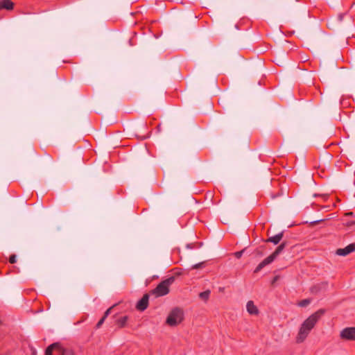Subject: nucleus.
Instances as JSON below:
<instances>
[{
    "label": "nucleus",
    "mask_w": 355,
    "mask_h": 355,
    "mask_svg": "<svg viewBox=\"0 0 355 355\" xmlns=\"http://www.w3.org/2000/svg\"><path fill=\"white\" fill-rule=\"evenodd\" d=\"M354 6H355V4H354V3H353V4L352 5V6H351V7L352 8V7H354Z\"/></svg>",
    "instance_id": "2f4dec72"
},
{
    "label": "nucleus",
    "mask_w": 355,
    "mask_h": 355,
    "mask_svg": "<svg viewBox=\"0 0 355 355\" xmlns=\"http://www.w3.org/2000/svg\"><path fill=\"white\" fill-rule=\"evenodd\" d=\"M277 257L273 254L272 253L269 255L268 257H266L265 259H263L255 268L254 270V273L259 272L263 268H264L266 266L271 263Z\"/></svg>",
    "instance_id": "6e6552de"
},
{
    "label": "nucleus",
    "mask_w": 355,
    "mask_h": 355,
    "mask_svg": "<svg viewBox=\"0 0 355 355\" xmlns=\"http://www.w3.org/2000/svg\"><path fill=\"white\" fill-rule=\"evenodd\" d=\"M283 236H284V232L282 231L273 236L269 237L268 239H266L265 241V242L272 243L274 245H277L280 242V241L282 239Z\"/></svg>",
    "instance_id": "9d476101"
},
{
    "label": "nucleus",
    "mask_w": 355,
    "mask_h": 355,
    "mask_svg": "<svg viewBox=\"0 0 355 355\" xmlns=\"http://www.w3.org/2000/svg\"><path fill=\"white\" fill-rule=\"evenodd\" d=\"M336 254L338 256L345 257L349 254L347 246L344 248H339L336 250Z\"/></svg>",
    "instance_id": "4468645a"
},
{
    "label": "nucleus",
    "mask_w": 355,
    "mask_h": 355,
    "mask_svg": "<svg viewBox=\"0 0 355 355\" xmlns=\"http://www.w3.org/2000/svg\"><path fill=\"white\" fill-rule=\"evenodd\" d=\"M326 312L327 310L325 309H320L303 322L296 338V342L297 343H301L304 341L311 329L315 327V324L322 318V316L326 313Z\"/></svg>",
    "instance_id": "f257e3e1"
},
{
    "label": "nucleus",
    "mask_w": 355,
    "mask_h": 355,
    "mask_svg": "<svg viewBox=\"0 0 355 355\" xmlns=\"http://www.w3.org/2000/svg\"><path fill=\"white\" fill-rule=\"evenodd\" d=\"M328 285V282H321L320 283L311 286L309 288V291L311 294L318 295L321 292L326 291L327 290Z\"/></svg>",
    "instance_id": "423d86ee"
},
{
    "label": "nucleus",
    "mask_w": 355,
    "mask_h": 355,
    "mask_svg": "<svg viewBox=\"0 0 355 355\" xmlns=\"http://www.w3.org/2000/svg\"><path fill=\"white\" fill-rule=\"evenodd\" d=\"M345 216H354V214L352 211L347 212L345 214Z\"/></svg>",
    "instance_id": "a878e982"
},
{
    "label": "nucleus",
    "mask_w": 355,
    "mask_h": 355,
    "mask_svg": "<svg viewBox=\"0 0 355 355\" xmlns=\"http://www.w3.org/2000/svg\"><path fill=\"white\" fill-rule=\"evenodd\" d=\"M128 320V316L124 315V316L121 317L120 318L117 319L116 321V323L119 328H123L125 326Z\"/></svg>",
    "instance_id": "ddd939ff"
},
{
    "label": "nucleus",
    "mask_w": 355,
    "mask_h": 355,
    "mask_svg": "<svg viewBox=\"0 0 355 355\" xmlns=\"http://www.w3.org/2000/svg\"><path fill=\"white\" fill-rule=\"evenodd\" d=\"M353 225H355V220H352L347 223V226L348 227H350Z\"/></svg>",
    "instance_id": "bb28decb"
},
{
    "label": "nucleus",
    "mask_w": 355,
    "mask_h": 355,
    "mask_svg": "<svg viewBox=\"0 0 355 355\" xmlns=\"http://www.w3.org/2000/svg\"><path fill=\"white\" fill-rule=\"evenodd\" d=\"M311 300L309 298L304 299V300L300 301L297 303V305L300 307H305L307 305H309L311 303Z\"/></svg>",
    "instance_id": "dca6fc26"
},
{
    "label": "nucleus",
    "mask_w": 355,
    "mask_h": 355,
    "mask_svg": "<svg viewBox=\"0 0 355 355\" xmlns=\"http://www.w3.org/2000/svg\"><path fill=\"white\" fill-rule=\"evenodd\" d=\"M9 262L10 263H15L17 262V256L15 254H12L9 257Z\"/></svg>",
    "instance_id": "5701e85b"
},
{
    "label": "nucleus",
    "mask_w": 355,
    "mask_h": 355,
    "mask_svg": "<svg viewBox=\"0 0 355 355\" xmlns=\"http://www.w3.org/2000/svg\"><path fill=\"white\" fill-rule=\"evenodd\" d=\"M59 349V347L53 348V352H54L56 355H62V354L60 353V349Z\"/></svg>",
    "instance_id": "393cba45"
},
{
    "label": "nucleus",
    "mask_w": 355,
    "mask_h": 355,
    "mask_svg": "<svg viewBox=\"0 0 355 355\" xmlns=\"http://www.w3.org/2000/svg\"><path fill=\"white\" fill-rule=\"evenodd\" d=\"M246 249H247V248H243V249L242 250H241V251L236 252L234 254V257H235L236 258H237V259H240V258L242 257V255H243V254L244 253V252L246 250Z\"/></svg>",
    "instance_id": "6ab92c4d"
},
{
    "label": "nucleus",
    "mask_w": 355,
    "mask_h": 355,
    "mask_svg": "<svg viewBox=\"0 0 355 355\" xmlns=\"http://www.w3.org/2000/svg\"><path fill=\"white\" fill-rule=\"evenodd\" d=\"M149 295L146 293L143 297L137 302L136 304L137 310L139 311H145L148 306Z\"/></svg>",
    "instance_id": "0eeeda50"
},
{
    "label": "nucleus",
    "mask_w": 355,
    "mask_h": 355,
    "mask_svg": "<svg viewBox=\"0 0 355 355\" xmlns=\"http://www.w3.org/2000/svg\"><path fill=\"white\" fill-rule=\"evenodd\" d=\"M339 19L341 21L343 19V15H339Z\"/></svg>",
    "instance_id": "c756f323"
},
{
    "label": "nucleus",
    "mask_w": 355,
    "mask_h": 355,
    "mask_svg": "<svg viewBox=\"0 0 355 355\" xmlns=\"http://www.w3.org/2000/svg\"><path fill=\"white\" fill-rule=\"evenodd\" d=\"M340 337L345 340H355V327L343 329L340 331Z\"/></svg>",
    "instance_id": "39448f33"
},
{
    "label": "nucleus",
    "mask_w": 355,
    "mask_h": 355,
    "mask_svg": "<svg viewBox=\"0 0 355 355\" xmlns=\"http://www.w3.org/2000/svg\"><path fill=\"white\" fill-rule=\"evenodd\" d=\"M15 4L11 0H1L0 1V10L5 9L6 10H12Z\"/></svg>",
    "instance_id": "1a4fd4ad"
},
{
    "label": "nucleus",
    "mask_w": 355,
    "mask_h": 355,
    "mask_svg": "<svg viewBox=\"0 0 355 355\" xmlns=\"http://www.w3.org/2000/svg\"><path fill=\"white\" fill-rule=\"evenodd\" d=\"M279 277L278 275L275 276V277H273V279L272 280V282H271V283H272V284H273L276 281H277V280H278V279H279Z\"/></svg>",
    "instance_id": "cd10ccee"
},
{
    "label": "nucleus",
    "mask_w": 355,
    "mask_h": 355,
    "mask_svg": "<svg viewBox=\"0 0 355 355\" xmlns=\"http://www.w3.org/2000/svg\"><path fill=\"white\" fill-rule=\"evenodd\" d=\"M247 311L250 315H257L259 313L258 308L254 305L253 301L250 300L247 302Z\"/></svg>",
    "instance_id": "9b49d317"
},
{
    "label": "nucleus",
    "mask_w": 355,
    "mask_h": 355,
    "mask_svg": "<svg viewBox=\"0 0 355 355\" xmlns=\"http://www.w3.org/2000/svg\"><path fill=\"white\" fill-rule=\"evenodd\" d=\"M174 277H170L168 279L161 282L156 286V288L152 291V293L155 294L157 297L167 295L170 291L169 286L174 282Z\"/></svg>",
    "instance_id": "7ed1b4c3"
},
{
    "label": "nucleus",
    "mask_w": 355,
    "mask_h": 355,
    "mask_svg": "<svg viewBox=\"0 0 355 355\" xmlns=\"http://www.w3.org/2000/svg\"><path fill=\"white\" fill-rule=\"evenodd\" d=\"M1 323H2V322H1V320H0V325L1 324Z\"/></svg>",
    "instance_id": "473e14b6"
},
{
    "label": "nucleus",
    "mask_w": 355,
    "mask_h": 355,
    "mask_svg": "<svg viewBox=\"0 0 355 355\" xmlns=\"http://www.w3.org/2000/svg\"><path fill=\"white\" fill-rule=\"evenodd\" d=\"M325 220H327V219H319V220H313V221H311L309 223L308 221H306V222H305V223L309 224V227H311L318 225Z\"/></svg>",
    "instance_id": "f3484780"
},
{
    "label": "nucleus",
    "mask_w": 355,
    "mask_h": 355,
    "mask_svg": "<svg viewBox=\"0 0 355 355\" xmlns=\"http://www.w3.org/2000/svg\"><path fill=\"white\" fill-rule=\"evenodd\" d=\"M55 347H59L60 353L62 355H74L73 352L71 349H68L64 348L60 343H53L49 345L45 349L44 354L45 355H53V349Z\"/></svg>",
    "instance_id": "20e7f679"
},
{
    "label": "nucleus",
    "mask_w": 355,
    "mask_h": 355,
    "mask_svg": "<svg viewBox=\"0 0 355 355\" xmlns=\"http://www.w3.org/2000/svg\"><path fill=\"white\" fill-rule=\"evenodd\" d=\"M287 242L283 241L277 247V248L275 250V251L272 252L273 254L277 257L282 251L286 247Z\"/></svg>",
    "instance_id": "f8f14e48"
},
{
    "label": "nucleus",
    "mask_w": 355,
    "mask_h": 355,
    "mask_svg": "<svg viewBox=\"0 0 355 355\" xmlns=\"http://www.w3.org/2000/svg\"><path fill=\"white\" fill-rule=\"evenodd\" d=\"M32 355H37V354H36V352H35V350H33V353H32Z\"/></svg>",
    "instance_id": "7c9ffc66"
},
{
    "label": "nucleus",
    "mask_w": 355,
    "mask_h": 355,
    "mask_svg": "<svg viewBox=\"0 0 355 355\" xmlns=\"http://www.w3.org/2000/svg\"><path fill=\"white\" fill-rule=\"evenodd\" d=\"M105 318L103 317H102L100 320L97 322L96 325V328H100L101 326L103 324V323L105 321Z\"/></svg>",
    "instance_id": "b1692460"
},
{
    "label": "nucleus",
    "mask_w": 355,
    "mask_h": 355,
    "mask_svg": "<svg viewBox=\"0 0 355 355\" xmlns=\"http://www.w3.org/2000/svg\"><path fill=\"white\" fill-rule=\"evenodd\" d=\"M205 263V262H200V263H196L191 267V269L201 268L204 267Z\"/></svg>",
    "instance_id": "aec40b11"
},
{
    "label": "nucleus",
    "mask_w": 355,
    "mask_h": 355,
    "mask_svg": "<svg viewBox=\"0 0 355 355\" xmlns=\"http://www.w3.org/2000/svg\"><path fill=\"white\" fill-rule=\"evenodd\" d=\"M184 319L183 309L176 306L171 309L166 320V324L170 327H176Z\"/></svg>",
    "instance_id": "f03ea898"
},
{
    "label": "nucleus",
    "mask_w": 355,
    "mask_h": 355,
    "mask_svg": "<svg viewBox=\"0 0 355 355\" xmlns=\"http://www.w3.org/2000/svg\"><path fill=\"white\" fill-rule=\"evenodd\" d=\"M210 293L211 292L209 290L205 291L203 292L200 293L199 297L201 300L207 301L209 297Z\"/></svg>",
    "instance_id": "2eb2a0df"
},
{
    "label": "nucleus",
    "mask_w": 355,
    "mask_h": 355,
    "mask_svg": "<svg viewBox=\"0 0 355 355\" xmlns=\"http://www.w3.org/2000/svg\"><path fill=\"white\" fill-rule=\"evenodd\" d=\"M224 291H225V288L224 287H220L219 288V291L220 292H224Z\"/></svg>",
    "instance_id": "c85d7f7f"
},
{
    "label": "nucleus",
    "mask_w": 355,
    "mask_h": 355,
    "mask_svg": "<svg viewBox=\"0 0 355 355\" xmlns=\"http://www.w3.org/2000/svg\"><path fill=\"white\" fill-rule=\"evenodd\" d=\"M349 254L355 252V242L347 245Z\"/></svg>",
    "instance_id": "412c9836"
},
{
    "label": "nucleus",
    "mask_w": 355,
    "mask_h": 355,
    "mask_svg": "<svg viewBox=\"0 0 355 355\" xmlns=\"http://www.w3.org/2000/svg\"><path fill=\"white\" fill-rule=\"evenodd\" d=\"M264 248V246H261L258 248H257L255 250H254V254L257 256H262L263 255V250Z\"/></svg>",
    "instance_id": "a211bd4d"
},
{
    "label": "nucleus",
    "mask_w": 355,
    "mask_h": 355,
    "mask_svg": "<svg viewBox=\"0 0 355 355\" xmlns=\"http://www.w3.org/2000/svg\"><path fill=\"white\" fill-rule=\"evenodd\" d=\"M116 306V304H114L113 306H112L111 307H110L109 309H107L105 311V312L104 313V315H103V316L105 319L108 316V315H109V314L110 313V312H111V310H112V308H113L114 306Z\"/></svg>",
    "instance_id": "4be33fe9"
}]
</instances>
